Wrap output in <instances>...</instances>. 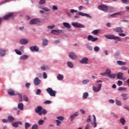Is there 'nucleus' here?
<instances>
[{"instance_id": "nucleus-1", "label": "nucleus", "mask_w": 129, "mask_h": 129, "mask_svg": "<svg viewBox=\"0 0 129 129\" xmlns=\"http://www.w3.org/2000/svg\"><path fill=\"white\" fill-rule=\"evenodd\" d=\"M7 91L9 95H11V96L18 95V96L20 97L19 99L20 102H22V101H23V97L22 94L18 92H15V91L12 89H8Z\"/></svg>"}, {"instance_id": "nucleus-2", "label": "nucleus", "mask_w": 129, "mask_h": 129, "mask_svg": "<svg viewBox=\"0 0 129 129\" xmlns=\"http://www.w3.org/2000/svg\"><path fill=\"white\" fill-rule=\"evenodd\" d=\"M105 37L109 40H117V41H121V39L118 36H114L113 35H107Z\"/></svg>"}, {"instance_id": "nucleus-3", "label": "nucleus", "mask_w": 129, "mask_h": 129, "mask_svg": "<svg viewBox=\"0 0 129 129\" xmlns=\"http://www.w3.org/2000/svg\"><path fill=\"white\" fill-rule=\"evenodd\" d=\"M46 92L49 94L51 96H53L55 97L56 96V91L53 90V89L51 88H48L47 89H46Z\"/></svg>"}, {"instance_id": "nucleus-4", "label": "nucleus", "mask_w": 129, "mask_h": 129, "mask_svg": "<svg viewBox=\"0 0 129 129\" xmlns=\"http://www.w3.org/2000/svg\"><path fill=\"white\" fill-rule=\"evenodd\" d=\"M98 9L100 11H103V12H106L108 11V6L105 5H101L98 6Z\"/></svg>"}, {"instance_id": "nucleus-5", "label": "nucleus", "mask_w": 129, "mask_h": 129, "mask_svg": "<svg viewBox=\"0 0 129 129\" xmlns=\"http://www.w3.org/2000/svg\"><path fill=\"white\" fill-rule=\"evenodd\" d=\"M10 18H11V19H14V18H15L13 12L8 13V14L4 16L3 18L2 19L4 20H8L10 19Z\"/></svg>"}, {"instance_id": "nucleus-6", "label": "nucleus", "mask_w": 129, "mask_h": 129, "mask_svg": "<svg viewBox=\"0 0 129 129\" xmlns=\"http://www.w3.org/2000/svg\"><path fill=\"white\" fill-rule=\"evenodd\" d=\"M40 23V19L39 18H35L30 20V25H36Z\"/></svg>"}, {"instance_id": "nucleus-7", "label": "nucleus", "mask_w": 129, "mask_h": 129, "mask_svg": "<svg viewBox=\"0 0 129 129\" xmlns=\"http://www.w3.org/2000/svg\"><path fill=\"white\" fill-rule=\"evenodd\" d=\"M69 57H70L72 60H76L77 59V54H76L75 52H71L69 53Z\"/></svg>"}, {"instance_id": "nucleus-8", "label": "nucleus", "mask_w": 129, "mask_h": 129, "mask_svg": "<svg viewBox=\"0 0 129 129\" xmlns=\"http://www.w3.org/2000/svg\"><path fill=\"white\" fill-rule=\"evenodd\" d=\"M72 25L75 28H84L85 27L84 25L77 22H73Z\"/></svg>"}, {"instance_id": "nucleus-9", "label": "nucleus", "mask_w": 129, "mask_h": 129, "mask_svg": "<svg viewBox=\"0 0 129 129\" xmlns=\"http://www.w3.org/2000/svg\"><path fill=\"white\" fill-rule=\"evenodd\" d=\"M35 112L38 113L39 115H42L43 112H42V106H39L35 109Z\"/></svg>"}, {"instance_id": "nucleus-10", "label": "nucleus", "mask_w": 129, "mask_h": 129, "mask_svg": "<svg viewBox=\"0 0 129 129\" xmlns=\"http://www.w3.org/2000/svg\"><path fill=\"white\" fill-rule=\"evenodd\" d=\"M101 86H102V84H98V88L95 87H93V90L94 92H98V91H100V89H101Z\"/></svg>"}, {"instance_id": "nucleus-11", "label": "nucleus", "mask_w": 129, "mask_h": 129, "mask_svg": "<svg viewBox=\"0 0 129 129\" xmlns=\"http://www.w3.org/2000/svg\"><path fill=\"white\" fill-rule=\"evenodd\" d=\"M88 41H91V42H95V41H97L98 38L97 37H93V36L91 35H90L88 36Z\"/></svg>"}, {"instance_id": "nucleus-12", "label": "nucleus", "mask_w": 129, "mask_h": 129, "mask_svg": "<svg viewBox=\"0 0 129 129\" xmlns=\"http://www.w3.org/2000/svg\"><path fill=\"white\" fill-rule=\"evenodd\" d=\"M40 83H41V80H40V79H39V78H38V77L35 78L34 80V85L37 86L39 85Z\"/></svg>"}, {"instance_id": "nucleus-13", "label": "nucleus", "mask_w": 129, "mask_h": 129, "mask_svg": "<svg viewBox=\"0 0 129 129\" xmlns=\"http://www.w3.org/2000/svg\"><path fill=\"white\" fill-rule=\"evenodd\" d=\"M78 14L79 16H82V17H86L87 18H89L90 19H91V16L88 14L84 13L82 12H78Z\"/></svg>"}, {"instance_id": "nucleus-14", "label": "nucleus", "mask_w": 129, "mask_h": 129, "mask_svg": "<svg viewBox=\"0 0 129 129\" xmlns=\"http://www.w3.org/2000/svg\"><path fill=\"white\" fill-rule=\"evenodd\" d=\"M6 52L7 50L0 48V57H4V56H6Z\"/></svg>"}, {"instance_id": "nucleus-15", "label": "nucleus", "mask_w": 129, "mask_h": 129, "mask_svg": "<svg viewBox=\"0 0 129 129\" xmlns=\"http://www.w3.org/2000/svg\"><path fill=\"white\" fill-rule=\"evenodd\" d=\"M80 63L82 64H88V58L87 57H84L81 60H80Z\"/></svg>"}, {"instance_id": "nucleus-16", "label": "nucleus", "mask_w": 129, "mask_h": 129, "mask_svg": "<svg viewBox=\"0 0 129 129\" xmlns=\"http://www.w3.org/2000/svg\"><path fill=\"white\" fill-rule=\"evenodd\" d=\"M30 49L32 52H38L39 51V47L37 46H31Z\"/></svg>"}, {"instance_id": "nucleus-17", "label": "nucleus", "mask_w": 129, "mask_h": 129, "mask_svg": "<svg viewBox=\"0 0 129 129\" xmlns=\"http://www.w3.org/2000/svg\"><path fill=\"white\" fill-rule=\"evenodd\" d=\"M20 44H21V45H27V44H28V43H29V40H28V39H22L20 41Z\"/></svg>"}, {"instance_id": "nucleus-18", "label": "nucleus", "mask_w": 129, "mask_h": 129, "mask_svg": "<svg viewBox=\"0 0 129 129\" xmlns=\"http://www.w3.org/2000/svg\"><path fill=\"white\" fill-rule=\"evenodd\" d=\"M93 123H92V124L93 126V127L95 128L96 126H97V123H96V117H95V115L93 114Z\"/></svg>"}, {"instance_id": "nucleus-19", "label": "nucleus", "mask_w": 129, "mask_h": 129, "mask_svg": "<svg viewBox=\"0 0 129 129\" xmlns=\"http://www.w3.org/2000/svg\"><path fill=\"white\" fill-rule=\"evenodd\" d=\"M51 34H53V35H59L60 33H62V30H52L51 32Z\"/></svg>"}, {"instance_id": "nucleus-20", "label": "nucleus", "mask_w": 129, "mask_h": 129, "mask_svg": "<svg viewBox=\"0 0 129 129\" xmlns=\"http://www.w3.org/2000/svg\"><path fill=\"white\" fill-rule=\"evenodd\" d=\"M113 30L115 31V32H116V33H123V31L122 29L120 27H116L113 29Z\"/></svg>"}, {"instance_id": "nucleus-21", "label": "nucleus", "mask_w": 129, "mask_h": 129, "mask_svg": "<svg viewBox=\"0 0 129 129\" xmlns=\"http://www.w3.org/2000/svg\"><path fill=\"white\" fill-rule=\"evenodd\" d=\"M121 97H122V99L123 100H127V99L128 97H127V94L122 93L121 94Z\"/></svg>"}, {"instance_id": "nucleus-22", "label": "nucleus", "mask_w": 129, "mask_h": 129, "mask_svg": "<svg viewBox=\"0 0 129 129\" xmlns=\"http://www.w3.org/2000/svg\"><path fill=\"white\" fill-rule=\"evenodd\" d=\"M63 26H64L65 28H67V29H71V26H70V24L67 22H63Z\"/></svg>"}, {"instance_id": "nucleus-23", "label": "nucleus", "mask_w": 129, "mask_h": 129, "mask_svg": "<svg viewBox=\"0 0 129 129\" xmlns=\"http://www.w3.org/2000/svg\"><path fill=\"white\" fill-rule=\"evenodd\" d=\"M8 120L9 122H13L15 121V118L13 116H9L8 117Z\"/></svg>"}, {"instance_id": "nucleus-24", "label": "nucleus", "mask_w": 129, "mask_h": 129, "mask_svg": "<svg viewBox=\"0 0 129 129\" xmlns=\"http://www.w3.org/2000/svg\"><path fill=\"white\" fill-rule=\"evenodd\" d=\"M29 58V56L28 55H22L21 56H20V60H27Z\"/></svg>"}, {"instance_id": "nucleus-25", "label": "nucleus", "mask_w": 129, "mask_h": 129, "mask_svg": "<svg viewBox=\"0 0 129 129\" xmlns=\"http://www.w3.org/2000/svg\"><path fill=\"white\" fill-rule=\"evenodd\" d=\"M18 108L20 110H24V104L20 103L18 105Z\"/></svg>"}, {"instance_id": "nucleus-26", "label": "nucleus", "mask_w": 129, "mask_h": 129, "mask_svg": "<svg viewBox=\"0 0 129 129\" xmlns=\"http://www.w3.org/2000/svg\"><path fill=\"white\" fill-rule=\"evenodd\" d=\"M78 116V112H76L75 114H73V115H71L70 117L71 118V121H72V120H73V119H74V117H76Z\"/></svg>"}, {"instance_id": "nucleus-27", "label": "nucleus", "mask_w": 129, "mask_h": 129, "mask_svg": "<svg viewBox=\"0 0 129 129\" xmlns=\"http://www.w3.org/2000/svg\"><path fill=\"white\" fill-rule=\"evenodd\" d=\"M117 64H118V65H120V66H123V65H126V62H123V61H120V60H118V61H117Z\"/></svg>"}, {"instance_id": "nucleus-28", "label": "nucleus", "mask_w": 129, "mask_h": 129, "mask_svg": "<svg viewBox=\"0 0 129 129\" xmlns=\"http://www.w3.org/2000/svg\"><path fill=\"white\" fill-rule=\"evenodd\" d=\"M119 121L122 125H124L125 124V119L124 118H120Z\"/></svg>"}, {"instance_id": "nucleus-29", "label": "nucleus", "mask_w": 129, "mask_h": 129, "mask_svg": "<svg viewBox=\"0 0 129 129\" xmlns=\"http://www.w3.org/2000/svg\"><path fill=\"white\" fill-rule=\"evenodd\" d=\"M43 42L42 45L43 46H47L48 45V40L46 39H42Z\"/></svg>"}, {"instance_id": "nucleus-30", "label": "nucleus", "mask_w": 129, "mask_h": 129, "mask_svg": "<svg viewBox=\"0 0 129 129\" xmlns=\"http://www.w3.org/2000/svg\"><path fill=\"white\" fill-rule=\"evenodd\" d=\"M122 75L123 74L122 73H119L117 75V79H122Z\"/></svg>"}, {"instance_id": "nucleus-31", "label": "nucleus", "mask_w": 129, "mask_h": 129, "mask_svg": "<svg viewBox=\"0 0 129 129\" xmlns=\"http://www.w3.org/2000/svg\"><path fill=\"white\" fill-rule=\"evenodd\" d=\"M121 15V12L115 13L114 14H112L110 15V17H113V18H114L115 16H119Z\"/></svg>"}, {"instance_id": "nucleus-32", "label": "nucleus", "mask_w": 129, "mask_h": 129, "mask_svg": "<svg viewBox=\"0 0 129 129\" xmlns=\"http://www.w3.org/2000/svg\"><path fill=\"white\" fill-rule=\"evenodd\" d=\"M108 77H109V78H115L116 77V74H110Z\"/></svg>"}, {"instance_id": "nucleus-33", "label": "nucleus", "mask_w": 129, "mask_h": 129, "mask_svg": "<svg viewBox=\"0 0 129 129\" xmlns=\"http://www.w3.org/2000/svg\"><path fill=\"white\" fill-rule=\"evenodd\" d=\"M67 65L70 68H73V63L71 61H68Z\"/></svg>"}, {"instance_id": "nucleus-34", "label": "nucleus", "mask_w": 129, "mask_h": 129, "mask_svg": "<svg viewBox=\"0 0 129 129\" xmlns=\"http://www.w3.org/2000/svg\"><path fill=\"white\" fill-rule=\"evenodd\" d=\"M57 78L58 80H63V79L64 78V77L63 76V75H62L61 74H59L57 76Z\"/></svg>"}, {"instance_id": "nucleus-35", "label": "nucleus", "mask_w": 129, "mask_h": 129, "mask_svg": "<svg viewBox=\"0 0 129 129\" xmlns=\"http://www.w3.org/2000/svg\"><path fill=\"white\" fill-rule=\"evenodd\" d=\"M88 95L89 94L88 92H85L83 95V98H84V99H86V98L88 97Z\"/></svg>"}, {"instance_id": "nucleus-36", "label": "nucleus", "mask_w": 129, "mask_h": 129, "mask_svg": "<svg viewBox=\"0 0 129 129\" xmlns=\"http://www.w3.org/2000/svg\"><path fill=\"white\" fill-rule=\"evenodd\" d=\"M118 91H125L126 90V88L125 87H119L118 89Z\"/></svg>"}, {"instance_id": "nucleus-37", "label": "nucleus", "mask_w": 129, "mask_h": 129, "mask_svg": "<svg viewBox=\"0 0 129 129\" xmlns=\"http://www.w3.org/2000/svg\"><path fill=\"white\" fill-rule=\"evenodd\" d=\"M83 84H88L89 83V80L87 79V80H84L82 82Z\"/></svg>"}, {"instance_id": "nucleus-38", "label": "nucleus", "mask_w": 129, "mask_h": 129, "mask_svg": "<svg viewBox=\"0 0 129 129\" xmlns=\"http://www.w3.org/2000/svg\"><path fill=\"white\" fill-rule=\"evenodd\" d=\"M12 125H13V126H14V127H19V125L18 124L17 122H13L12 123Z\"/></svg>"}, {"instance_id": "nucleus-39", "label": "nucleus", "mask_w": 129, "mask_h": 129, "mask_svg": "<svg viewBox=\"0 0 129 129\" xmlns=\"http://www.w3.org/2000/svg\"><path fill=\"white\" fill-rule=\"evenodd\" d=\"M44 120H42V119H40L38 121V124L39 125H43V123H44Z\"/></svg>"}, {"instance_id": "nucleus-40", "label": "nucleus", "mask_w": 129, "mask_h": 129, "mask_svg": "<svg viewBox=\"0 0 129 129\" xmlns=\"http://www.w3.org/2000/svg\"><path fill=\"white\" fill-rule=\"evenodd\" d=\"M23 99L24 101H26V102H28V101L29 100V98H28V96H27L26 95L23 96Z\"/></svg>"}, {"instance_id": "nucleus-41", "label": "nucleus", "mask_w": 129, "mask_h": 129, "mask_svg": "<svg viewBox=\"0 0 129 129\" xmlns=\"http://www.w3.org/2000/svg\"><path fill=\"white\" fill-rule=\"evenodd\" d=\"M31 126V124L29 122H26L25 123V129H28V127H30Z\"/></svg>"}, {"instance_id": "nucleus-42", "label": "nucleus", "mask_w": 129, "mask_h": 129, "mask_svg": "<svg viewBox=\"0 0 129 129\" xmlns=\"http://www.w3.org/2000/svg\"><path fill=\"white\" fill-rule=\"evenodd\" d=\"M15 51L18 55H22V52L18 49H15Z\"/></svg>"}, {"instance_id": "nucleus-43", "label": "nucleus", "mask_w": 129, "mask_h": 129, "mask_svg": "<svg viewBox=\"0 0 129 129\" xmlns=\"http://www.w3.org/2000/svg\"><path fill=\"white\" fill-rule=\"evenodd\" d=\"M111 72V71H110L109 69H107L106 70L105 73L106 74H107V76H108L110 74Z\"/></svg>"}, {"instance_id": "nucleus-44", "label": "nucleus", "mask_w": 129, "mask_h": 129, "mask_svg": "<svg viewBox=\"0 0 129 129\" xmlns=\"http://www.w3.org/2000/svg\"><path fill=\"white\" fill-rule=\"evenodd\" d=\"M100 49V48L98 46H95L94 48V50L95 52H98V51H99Z\"/></svg>"}, {"instance_id": "nucleus-45", "label": "nucleus", "mask_w": 129, "mask_h": 129, "mask_svg": "<svg viewBox=\"0 0 129 129\" xmlns=\"http://www.w3.org/2000/svg\"><path fill=\"white\" fill-rule=\"evenodd\" d=\"M98 32H99L98 30H95L92 31V34H93V35H98Z\"/></svg>"}, {"instance_id": "nucleus-46", "label": "nucleus", "mask_w": 129, "mask_h": 129, "mask_svg": "<svg viewBox=\"0 0 129 129\" xmlns=\"http://www.w3.org/2000/svg\"><path fill=\"white\" fill-rule=\"evenodd\" d=\"M115 103L117 105H121V101L119 100H115Z\"/></svg>"}, {"instance_id": "nucleus-47", "label": "nucleus", "mask_w": 129, "mask_h": 129, "mask_svg": "<svg viewBox=\"0 0 129 129\" xmlns=\"http://www.w3.org/2000/svg\"><path fill=\"white\" fill-rule=\"evenodd\" d=\"M56 118L57 119H59V120H61V121L64 120V117L63 116H57L56 117Z\"/></svg>"}, {"instance_id": "nucleus-48", "label": "nucleus", "mask_w": 129, "mask_h": 129, "mask_svg": "<svg viewBox=\"0 0 129 129\" xmlns=\"http://www.w3.org/2000/svg\"><path fill=\"white\" fill-rule=\"evenodd\" d=\"M122 4H129V0H121Z\"/></svg>"}, {"instance_id": "nucleus-49", "label": "nucleus", "mask_w": 129, "mask_h": 129, "mask_svg": "<svg viewBox=\"0 0 129 129\" xmlns=\"http://www.w3.org/2000/svg\"><path fill=\"white\" fill-rule=\"evenodd\" d=\"M46 3L45 0H40L39 4V5H44Z\"/></svg>"}, {"instance_id": "nucleus-50", "label": "nucleus", "mask_w": 129, "mask_h": 129, "mask_svg": "<svg viewBox=\"0 0 129 129\" xmlns=\"http://www.w3.org/2000/svg\"><path fill=\"white\" fill-rule=\"evenodd\" d=\"M56 122L57 126H60V124H61V121L59 120H56Z\"/></svg>"}, {"instance_id": "nucleus-51", "label": "nucleus", "mask_w": 129, "mask_h": 129, "mask_svg": "<svg viewBox=\"0 0 129 129\" xmlns=\"http://www.w3.org/2000/svg\"><path fill=\"white\" fill-rule=\"evenodd\" d=\"M30 86H31V83H27L25 84V86H26V88H27V89H29V88H30Z\"/></svg>"}, {"instance_id": "nucleus-52", "label": "nucleus", "mask_w": 129, "mask_h": 129, "mask_svg": "<svg viewBox=\"0 0 129 129\" xmlns=\"http://www.w3.org/2000/svg\"><path fill=\"white\" fill-rule=\"evenodd\" d=\"M41 94V90L40 89H37V90L36 92V95H39Z\"/></svg>"}, {"instance_id": "nucleus-53", "label": "nucleus", "mask_w": 129, "mask_h": 129, "mask_svg": "<svg viewBox=\"0 0 129 129\" xmlns=\"http://www.w3.org/2000/svg\"><path fill=\"white\" fill-rule=\"evenodd\" d=\"M44 103L45 104H50V103H52V101L50 100H46L44 102Z\"/></svg>"}, {"instance_id": "nucleus-54", "label": "nucleus", "mask_w": 129, "mask_h": 129, "mask_svg": "<svg viewBox=\"0 0 129 129\" xmlns=\"http://www.w3.org/2000/svg\"><path fill=\"white\" fill-rule=\"evenodd\" d=\"M32 129H38V125L37 124H33Z\"/></svg>"}, {"instance_id": "nucleus-55", "label": "nucleus", "mask_w": 129, "mask_h": 129, "mask_svg": "<svg viewBox=\"0 0 129 129\" xmlns=\"http://www.w3.org/2000/svg\"><path fill=\"white\" fill-rule=\"evenodd\" d=\"M42 10H43V11H45V12H50V9L46 7L43 8Z\"/></svg>"}, {"instance_id": "nucleus-56", "label": "nucleus", "mask_w": 129, "mask_h": 129, "mask_svg": "<svg viewBox=\"0 0 129 129\" xmlns=\"http://www.w3.org/2000/svg\"><path fill=\"white\" fill-rule=\"evenodd\" d=\"M86 47L87 48V49H88L90 51H92V47H91V46L89 45H87Z\"/></svg>"}, {"instance_id": "nucleus-57", "label": "nucleus", "mask_w": 129, "mask_h": 129, "mask_svg": "<svg viewBox=\"0 0 129 129\" xmlns=\"http://www.w3.org/2000/svg\"><path fill=\"white\" fill-rule=\"evenodd\" d=\"M43 77L44 79H46L48 76H47V74L46 73V72H44L43 73Z\"/></svg>"}, {"instance_id": "nucleus-58", "label": "nucleus", "mask_w": 129, "mask_h": 129, "mask_svg": "<svg viewBox=\"0 0 129 129\" xmlns=\"http://www.w3.org/2000/svg\"><path fill=\"white\" fill-rule=\"evenodd\" d=\"M91 122V115H89L88 118L87 119V122Z\"/></svg>"}, {"instance_id": "nucleus-59", "label": "nucleus", "mask_w": 129, "mask_h": 129, "mask_svg": "<svg viewBox=\"0 0 129 129\" xmlns=\"http://www.w3.org/2000/svg\"><path fill=\"white\" fill-rule=\"evenodd\" d=\"M108 10H109L110 12H113V11H114V8H113V7H108Z\"/></svg>"}, {"instance_id": "nucleus-60", "label": "nucleus", "mask_w": 129, "mask_h": 129, "mask_svg": "<svg viewBox=\"0 0 129 129\" xmlns=\"http://www.w3.org/2000/svg\"><path fill=\"white\" fill-rule=\"evenodd\" d=\"M52 10L53 11H58V7H57V6H53Z\"/></svg>"}, {"instance_id": "nucleus-61", "label": "nucleus", "mask_w": 129, "mask_h": 129, "mask_svg": "<svg viewBox=\"0 0 129 129\" xmlns=\"http://www.w3.org/2000/svg\"><path fill=\"white\" fill-rule=\"evenodd\" d=\"M54 28H55V25H53L52 26H48L47 27V29H54Z\"/></svg>"}, {"instance_id": "nucleus-62", "label": "nucleus", "mask_w": 129, "mask_h": 129, "mask_svg": "<svg viewBox=\"0 0 129 129\" xmlns=\"http://www.w3.org/2000/svg\"><path fill=\"white\" fill-rule=\"evenodd\" d=\"M2 121H3V123H7L9 121H8V120L7 119H3Z\"/></svg>"}, {"instance_id": "nucleus-63", "label": "nucleus", "mask_w": 129, "mask_h": 129, "mask_svg": "<svg viewBox=\"0 0 129 129\" xmlns=\"http://www.w3.org/2000/svg\"><path fill=\"white\" fill-rule=\"evenodd\" d=\"M127 68L125 67H122L121 68V70H124V71H126L127 70Z\"/></svg>"}, {"instance_id": "nucleus-64", "label": "nucleus", "mask_w": 129, "mask_h": 129, "mask_svg": "<svg viewBox=\"0 0 129 129\" xmlns=\"http://www.w3.org/2000/svg\"><path fill=\"white\" fill-rule=\"evenodd\" d=\"M89 127H90V124L88 123L87 124L85 129H89Z\"/></svg>"}]
</instances>
